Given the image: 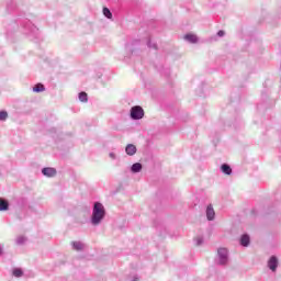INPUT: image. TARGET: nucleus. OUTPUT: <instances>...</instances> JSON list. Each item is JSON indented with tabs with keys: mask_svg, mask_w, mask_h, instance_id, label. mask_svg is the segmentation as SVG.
Returning a JSON list of instances; mask_svg holds the SVG:
<instances>
[{
	"mask_svg": "<svg viewBox=\"0 0 281 281\" xmlns=\"http://www.w3.org/2000/svg\"><path fill=\"white\" fill-rule=\"evenodd\" d=\"M103 14H104V16H106V19H111V16H113V14L111 13V10H109V8H103Z\"/></svg>",
	"mask_w": 281,
	"mask_h": 281,
	"instance_id": "obj_17",
	"label": "nucleus"
},
{
	"mask_svg": "<svg viewBox=\"0 0 281 281\" xmlns=\"http://www.w3.org/2000/svg\"><path fill=\"white\" fill-rule=\"evenodd\" d=\"M33 91H35V93H41V91H45V86H43L42 83H37L33 88Z\"/></svg>",
	"mask_w": 281,
	"mask_h": 281,
	"instance_id": "obj_12",
	"label": "nucleus"
},
{
	"mask_svg": "<svg viewBox=\"0 0 281 281\" xmlns=\"http://www.w3.org/2000/svg\"><path fill=\"white\" fill-rule=\"evenodd\" d=\"M217 36H225V31H218Z\"/></svg>",
	"mask_w": 281,
	"mask_h": 281,
	"instance_id": "obj_21",
	"label": "nucleus"
},
{
	"mask_svg": "<svg viewBox=\"0 0 281 281\" xmlns=\"http://www.w3.org/2000/svg\"><path fill=\"white\" fill-rule=\"evenodd\" d=\"M222 172H224V175H229L232 172V167H229V165H222Z\"/></svg>",
	"mask_w": 281,
	"mask_h": 281,
	"instance_id": "obj_13",
	"label": "nucleus"
},
{
	"mask_svg": "<svg viewBox=\"0 0 281 281\" xmlns=\"http://www.w3.org/2000/svg\"><path fill=\"white\" fill-rule=\"evenodd\" d=\"M8 207H10V204L8 203V201L0 198V211L5 212Z\"/></svg>",
	"mask_w": 281,
	"mask_h": 281,
	"instance_id": "obj_9",
	"label": "nucleus"
},
{
	"mask_svg": "<svg viewBox=\"0 0 281 281\" xmlns=\"http://www.w3.org/2000/svg\"><path fill=\"white\" fill-rule=\"evenodd\" d=\"M220 265H227V250L226 248H220L217 250Z\"/></svg>",
	"mask_w": 281,
	"mask_h": 281,
	"instance_id": "obj_3",
	"label": "nucleus"
},
{
	"mask_svg": "<svg viewBox=\"0 0 281 281\" xmlns=\"http://www.w3.org/2000/svg\"><path fill=\"white\" fill-rule=\"evenodd\" d=\"M142 170V164L136 162L132 166V172H139Z\"/></svg>",
	"mask_w": 281,
	"mask_h": 281,
	"instance_id": "obj_14",
	"label": "nucleus"
},
{
	"mask_svg": "<svg viewBox=\"0 0 281 281\" xmlns=\"http://www.w3.org/2000/svg\"><path fill=\"white\" fill-rule=\"evenodd\" d=\"M196 240V245H201L203 243V238L202 237H198L195 238Z\"/></svg>",
	"mask_w": 281,
	"mask_h": 281,
	"instance_id": "obj_20",
	"label": "nucleus"
},
{
	"mask_svg": "<svg viewBox=\"0 0 281 281\" xmlns=\"http://www.w3.org/2000/svg\"><path fill=\"white\" fill-rule=\"evenodd\" d=\"M184 38L186 41H189V43H196V41H199V37L194 34H187Z\"/></svg>",
	"mask_w": 281,
	"mask_h": 281,
	"instance_id": "obj_11",
	"label": "nucleus"
},
{
	"mask_svg": "<svg viewBox=\"0 0 281 281\" xmlns=\"http://www.w3.org/2000/svg\"><path fill=\"white\" fill-rule=\"evenodd\" d=\"M240 245L243 247H248L249 246V235H243L240 238Z\"/></svg>",
	"mask_w": 281,
	"mask_h": 281,
	"instance_id": "obj_10",
	"label": "nucleus"
},
{
	"mask_svg": "<svg viewBox=\"0 0 281 281\" xmlns=\"http://www.w3.org/2000/svg\"><path fill=\"white\" fill-rule=\"evenodd\" d=\"M153 47H154V49H157V45L156 44H154Z\"/></svg>",
	"mask_w": 281,
	"mask_h": 281,
	"instance_id": "obj_23",
	"label": "nucleus"
},
{
	"mask_svg": "<svg viewBox=\"0 0 281 281\" xmlns=\"http://www.w3.org/2000/svg\"><path fill=\"white\" fill-rule=\"evenodd\" d=\"M148 46L150 47V42L148 43Z\"/></svg>",
	"mask_w": 281,
	"mask_h": 281,
	"instance_id": "obj_24",
	"label": "nucleus"
},
{
	"mask_svg": "<svg viewBox=\"0 0 281 281\" xmlns=\"http://www.w3.org/2000/svg\"><path fill=\"white\" fill-rule=\"evenodd\" d=\"M13 276H14L15 278H21V276H23V270H21L20 268H15V269L13 270Z\"/></svg>",
	"mask_w": 281,
	"mask_h": 281,
	"instance_id": "obj_16",
	"label": "nucleus"
},
{
	"mask_svg": "<svg viewBox=\"0 0 281 281\" xmlns=\"http://www.w3.org/2000/svg\"><path fill=\"white\" fill-rule=\"evenodd\" d=\"M0 120L3 122L5 120H8V112L5 111H1L0 112Z\"/></svg>",
	"mask_w": 281,
	"mask_h": 281,
	"instance_id": "obj_18",
	"label": "nucleus"
},
{
	"mask_svg": "<svg viewBox=\"0 0 281 281\" xmlns=\"http://www.w3.org/2000/svg\"><path fill=\"white\" fill-rule=\"evenodd\" d=\"M72 247L76 251H82V249H85V244L81 241H74Z\"/></svg>",
	"mask_w": 281,
	"mask_h": 281,
	"instance_id": "obj_8",
	"label": "nucleus"
},
{
	"mask_svg": "<svg viewBox=\"0 0 281 281\" xmlns=\"http://www.w3.org/2000/svg\"><path fill=\"white\" fill-rule=\"evenodd\" d=\"M16 243H18V245H23L25 243V237H23V236L18 237Z\"/></svg>",
	"mask_w": 281,
	"mask_h": 281,
	"instance_id": "obj_19",
	"label": "nucleus"
},
{
	"mask_svg": "<svg viewBox=\"0 0 281 281\" xmlns=\"http://www.w3.org/2000/svg\"><path fill=\"white\" fill-rule=\"evenodd\" d=\"M42 173L45 177H56V170L52 167H46L42 170Z\"/></svg>",
	"mask_w": 281,
	"mask_h": 281,
	"instance_id": "obj_5",
	"label": "nucleus"
},
{
	"mask_svg": "<svg viewBox=\"0 0 281 281\" xmlns=\"http://www.w3.org/2000/svg\"><path fill=\"white\" fill-rule=\"evenodd\" d=\"M3 254V248L0 246V256Z\"/></svg>",
	"mask_w": 281,
	"mask_h": 281,
	"instance_id": "obj_22",
	"label": "nucleus"
},
{
	"mask_svg": "<svg viewBox=\"0 0 281 281\" xmlns=\"http://www.w3.org/2000/svg\"><path fill=\"white\" fill-rule=\"evenodd\" d=\"M131 117L132 120H142L144 117V109L139 105L133 106L131 109Z\"/></svg>",
	"mask_w": 281,
	"mask_h": 281,
	"instance_id": "obj_2",
	"label": "nucleus"
},
{
	"mask_svg": "<svg viewBox=\"0 0 281 281\" xmlns=\"http://www.w3.org/2000/svg\"><path fill=\"white\" fill-rule=\"evenodd\" d=\"M268 267L271 271H276V269H278V258L276 256L270 258L268 261Z\"/></svg>",
	"mask_w": 281,
	"mask_h": 281,
	"instance_id": "obj_4",
	"label": "nucleus"
},
{
	"mask_svg": "<svg viewBox=\"0 0 281 281\" xmlns=\"http://www.w3.org/2000/svg\"><path fill=\"white\" fill-rule=\"evenodd\" d=\"M125 153H126V155L133 156V155H135V153H137V147H135V145H133V144H130L126 146Z\"/></svg>",
	"mask_w": 281,
	"mask_h": 281,
	"instance_id": "obj_7",
	"label": "nucleus"
},
{
	"mask_svg": "<svg viewBox=\"0 0 281 281\" xmlns=\"http://www.w3.org/2000/svg\"><path fill=\"white\" fill-rule=\"evenodd\" d=\"M79 100H80V102H88L89 98L87 95V92H80Z\"/></svg>",
	"mask_w": 281,
	"mask_h": 281,
	"instance_id": "obj_15",
	"label": "nucleus"
},
{
	"mask_svg": "<svg viewBox=\"0 0 281 281\" xmlns=\"http://www.w3.org/2000/svg\"><path fill=\"white\" fill-rule=\"evenodd\" d=\"M214 216H216V213L214 212V207H212V204H210L206 207V217L209 221H214Z\"/></svg>",
	"mask_w": 281,
	"mask_h": 281,
	"instance_id": "obj_6",
	"label": "nucleus"
},
{
	"mask_svg": "<svg viewBox=\"0 0 281 281\" xmlns=\"http://www.w3.org/2000/svg\"><path fill=\"white\" fill-rule=\"evenodd\" d=\"M104 218V205L102 203L95 202L92 213V224L98 225L100 221Z\"/></svg>",
	"mask_w": 281,
	"mask_h": 281,
	"instance_id": "obj_1",
	"label": "nucleus"
}]
</instances>
